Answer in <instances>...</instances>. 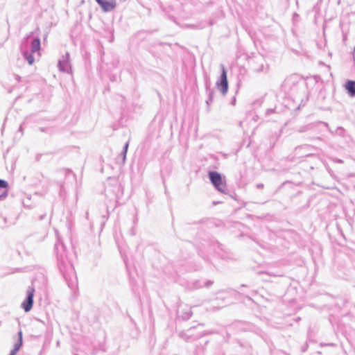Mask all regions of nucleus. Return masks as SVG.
<instances>
[{
  "label": "nucleus",
  "mask_w": 355,
  "mask_h": 355,
  "mask_svg": "<svg viewBox=\"0 0 355 355\" xmlns=\"http://www.w3.org/2000/svg\"><path fill=\"white\" fill-rule=\"evenodd\" d=\"M209 179L211 183L214 185L215 188L221 193H225L227 186L225 180L221 175L216 171H212L209 173Z\"/></svg>",
  "instance_id": "nucleus-1"
},
{
  "label": "nucleus",
  "mask_w": 355,
  "mask_h": 355,
  "mask_svg": "<svg viewBox=\"0 0 355 355\" xmlns=\"http://www.w3.org/2000/svg\"><path fill=\"white\" fill-rule=\"evenodd\" d=\"M221 67V74L219 79L217 80L216 85L218 89L221 92V94L225 96L228 91V82L227 78V72L223 65L220 66Z\"/></svg>",
  "instance_id": "nucleus-2"
},
{
  "label": "nucleus",
  "mask_w": 355,
  "mask_h": 355,
  "mask_svg": "<svg viewBox=\"0 0 355 355\" xmlns=\"http://www.w3.org/2000/svg\"><path fill=\"white\" fill-rule=\"evenodd\" d=\"M58 67L60 71L71 73V66L70 62L69 53H66L63 55L61 58L58 60Z\"/></svg>",
  "instance_id": "nucleus-3"
},
{
  "label": "nucleus",
  "mask_w": 355,
  "mask_h": 355,
  "mask_svg": "<svg viewBox=\"0 0 355 355\" xmlns=\"http://www.w3.org/2000/svg\"><path fill=\"white\" fill-rule=\"evenodd\" d=\"M35 290L32 287H29L27 289V296L26 300L21 303V308L26 311L28 312L31 310L33 304V296Z\"/></svg>",
  "instance_id": "nucleus-4"
},
{
  "label": "nucleus",
  "mask_w": 355,
  "mask_h": 355,
  "mask_svg": "<svg viewBox=\"0 0 355 355\" xmlns=\"http://www.w3.org/2000/svg\"><path fill=\"white\" fill-rule=\"evenodd\" d=\"M103 12H110L113 10L116 6V0H96Z\"/></svg>",
  "instance_id": "nucleus-5"
},
{
  "label": "nucleus",
  "mask_w": 355,
  "mask_h": 355,
  "mask_svg": "<svg viewBox=\"0 0 355 355\" xmlns=\"http://www.w3.org/2000/svg\"><path fill=\"white\" fill-rule=\"evenodd\" d=\"M18 341L14 345L13 349L10 352V355H16L22 345V332L19 331L18 333Z\"/></svg>",
  "instance_id": "nucleus-6"
},
{
  "label": "nucleus",
  "mask_w": 355,
  "mask_h": 355,
  "mask_svg": "<svg viewBox=\"0 0 355 355\" xmlns=\"http://www.w3.org/2000/svg\"><path fill=\"white\" fill-rule=\"evenodd\" d=\"M345 87L351 96H355V80H347Z\"/></svg>",
  "instance_id": "nucleus-7"
},
{
  "label": "nucleus",
  "mask_w": 355,
  "mask_h": 355,
  "mask_svg": "<svg viewBox=\"0 0 355 355\" xmlns=\"http://www.w3.org/2000/svg\"><path fill=\"white\" fill-rule=\"evenodd\" d=\"M40 49V40L39 38H35L31 42V53H35Z\"/></svg>",
  "instance_id": "nucleus-8"
},
{
  "label": "nucleus",
  "mask_w": 355,
  "mask_h": 355,
  "mask_svg": "<svg viewBox=\"0 0 355 355\" xmlns=\"http://www.w3.org/2000/svg\"><path fill=\"white\" fill-rule=\"evenodd\" d=\"M24 58L27 60L28 63L31 65L34 62V58L32 55V53H29L28 52H25L24 53Z\"/></svg>",
  "instance_id": "nucleus-9"
},
{
  "label": "nucleus",
  "mask_w": 355,
  "mask_h": 355,
  "mask_svg": "<svg viewBox=\"0 0 355 355\" xmlns=\"http://www.w3.org/2000/svg\"><path fill=\"white\" fill-rule=\"evenodd\" d=\"M128 146H129V144L126 143L125 144L124 147H123V162H125V160Z\"/></svg>",
  "instance_id": "nucleus-10"
},
{
  "label": "nucleus",
  "mask_w": 355,
  "mask_h": 355,
  "mask_svg": "<svg viewBox=\"0 0 355 355\" xmlns=\"http://www.w3.org/2000/svg\"><path fill=\"white\" fill-rule=\"evenodd\" d=\"M8 187V182L5 180H0V188H6Z\"/></svg>",
  "instance_id": "nucleus-11"
}]
</instances>
